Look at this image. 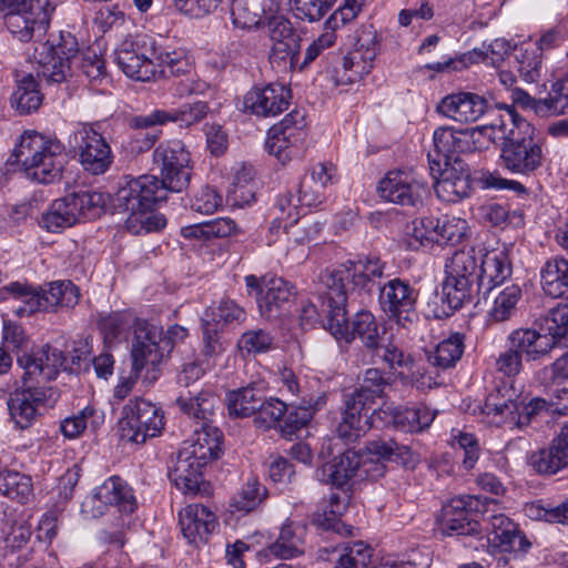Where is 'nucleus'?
Returning <instances> with one entry per match:
<instances>
[{"mask_svg": "<svg viewBox=\"0 0 568 568\" xmlns=\"http://www.w3.org/2000/svg\"><path fill=\"white\" fill-rule=\"evenodd\" d=\"M153 165L159 171L155 175H142L129 181V191L122 192V196H129L142 192L144 205L152 200H165L168 192H182L185 190L192 176L191 154L180 140H171L160 143L153 151Z\"/></svg>", "mask_w": 568, "mask_h": 568, "instance_id": "f257e3e1", "label": "nucleus"}, {"mask_svg": "<svg viewBox=\"0 0 568 568\" xmlns=\"http://www.w3.org/2000/svg\"><path fill=\"white\" fill-rule=\"evenodd\" d=\"M489 140H503L500 159L504 166L518 174H530L542 163V150L532 138L534 128L513 106H505Z\"/></svg>", "mask_w": 568, "mask_h": 568, "instance_id": "f03ea898", "label": "nucleus"}, {"mask_svg": "<svg viewBox=\"0 0 568 568\" xmlns=\"http://www.w3.org/2000/svg\"><path fill=\"white\" fill-rule=\"evenodd\" d=\"M11 158V163L18 164L28 179L42 184L59 181L65 164L62 143L37 131L21 135Z\"/></svg>", "mask_w": 568, "mask_h": 568, "instance_id": "7ed1b4c3", "label": "nucleus"}, {"mask_svg": "<svg viewBox=\"0 0 568 568\" xmlns=\"http://www.w3.org/2000/svg\"><path fill=\"white\" fill-rule=\"evenodd\" d=\"M219 398L210 390H201L196 395L181 394L176 398V405L185 415L196 419L200 429L195 428L196 438L192 442H185V448L194 449L201 460L210 463L220 457L222 452V432L211 424V418L215 414Z\"/></svg>", "mask_w": 568, "mask_h": 568, "instance_id": "20e7f679", "label": "nucleus"}, {"mask_svg": "<svg viewBox=\"0 0 568 568\" xmlns=\"http://www.w3.org/2000/svg\"><path fill=\"white\" fill-rule=\"evenodd\" d=\"M386 263L377 256H368L357 263L346 262L327 267L320 274V283L326 288L325 300H336L337 304L347 302V290L352 284L366 293L378 288Z\"/></svg>", "mask_w": 568, "mask_h": 568, "instance_id": "39448f33", "label": "nucleus"}, {"mask_svg": "<svg viewBox=\"0 0 568 568\" xmlns=\"http://www.w3.org/2000/svg\"><path fill=\"white\" fill-rule=\"evenodd\" d=\"M480 252L475 247L456 251L445 265L446 278L443 283V303L447 304L448 311L443 314L449 316L455 311L463 307L465 303H470L474 295V283L478 281V258Z\"/></svg>", "mask_w": 568, "mask_h": 568, "instance_id": "423d86ee", "label": "nucleus"}, {"mask_svg": "<svg viewBox=\"0 0 568 568\" xmlns=\"http://www.w3.org/2000/svg\"><path fill=\"white\" fill-rule=\"evenodd\" d=\"M6 290L20 300L23 306L16 308L18 316L31 315L39 311H57L58 307H73L79 302V290L70 281H57L40 287L13 282Z\"/></svg>", "mask_w": 568, "mask_h": 568, "instance_id": "0eeeda50", "label": "nucleus"}, {"mask_svg": "<svg viewBox=\"0 0 568 568\" xmlns=\"http://www.w3.org/2000/svg\"><path fill=\"white\" fill-rule=\"evenodd\" d=\"M163 428V412L155 404L135 397L122 407L118 430L123 442L142 445L149 438L159 436Z\"/></svg>", "mask_w": 568, "mask_h": 568, "instance_id": "6e6552de", "label": "nucleus"}, {"mask_svg": "<svg viewBox=\"0 0 568 568\" xmlns=\"http://www.w3.org/2000/svg\"><path fill=\"white\" fill-rule=\"evenodd\" d=\"M324 305L327 307L323 310L327 316L325 327L336 339L351 343L353 339L359 338L367 349L376 346V343L381 341L377 321L371 312H357L349 323L346 316V302H342L339 305L336 300H325Z\"/></svg>", "mask_w": 568, "mask_h": 568, "instance_id": "1a4fd4ad", "label": "nucleus"}, {"mask_svg": "<svg viewBox=\"0 0 568 568\" xmlns=\"http://www.w3.org/2000/svg\"><path fill=\"white\" fill-rule=\"evenodd\" d=\"M495 132V124L476 126L471 130L455 131L448 126H442L434 131L433 149L428 151L427 158L429 170H439L440 165L453 163L460 159L458 153L470 152L476 149V135H484L488 139Z\"/></svg>", "mask_w": 568, "mask_h": 568, "instance_id": "9d476101", "label": "nucleus"}, {"mask_svg": "<svg viewBox=\"0 0 568 568\" xmlns=\"http://www.w3.org/2000/svg\"><path fill=\"white\" fill-rule=\"evenodd\" d=\"M485 505L497 506L494 498L460 496L442 509V528L448 535L477 536L481 532V510Z\"/></svg>", "mask_w": 568, "mask_h": 568, "instance_id": "9b49d317", "label": "nucleus"}, {"mask_svg": "<svg viewBox=\"0 0 568 568\" xmlns=\"http://www.w3.org/2000/svg\"><path fill=\"white\" fill-rule=\"evenodd\" d=\"M60 393L52 386H40L22 378V386L10 394L8 408L14 424L21 428L30 427L41 408L52 407Z\"/></svg>", "mask_w": 568, "mask_h": 568, "instance_id": "f8f14e48", "label": "nucleus"}, {"mask_svg": "<svg viewBox=\"0 0 568 568\" xmlns=\"http://www.w3.org/2000/svg\"><path fill=\"white\" fill-rule=\"evenodd\" d=\"M75 37L61 31L57 38L41 44L38 63L41 74L52 83H61L71 75L72 60L78 55Z\"/></svg>", "mask_w": 568, "mask_h": 568, "instance_id": "ddd939ff", "label": "nucleus"}, {"mask_svg": "<svg viewBox=\"0 0 568 568\" xmlns=\"http://www.w3.org/2000/svg\"><path fill=\"white\" fill-rule=\"evenodd\" d=\"M377 191L387 202L416 209L423 205L428 186L414 170H393L379 181Z\"/></svg>", "mask_w": 568, "mask_h": 568, "instance_id": "4468645a", "label": "nucleus"}, {"mask_svg": "<svg viewBox=\"0 0 568 568\" xmlns=\"http://www.w3.org/2000/svg\"><path fill=\"white\" fill-rule=\"evenodd\" d=\"M378 302L386 316L395 321L403 328L414 324L417 315L415 312L418 292L408 281L399 277L387 281L378 286Z\"/></svg>", "mask_w": 568, "mask_h": 568, "instance_id": "2eb2a0df", "label": "nucleus"}, {"mask_svg": "<svg viewBox=\"0 0 568 568\" xmlns=\"http://www.w3.org/2000/svg\"><path fill=\"white\" fill-rule=\"evenodd\" d=\"M129 181L121 186L114 195L113 207L119 212L128 213L125 226L134 235L159 231L165 226V219L153 214L154 206L165 200H152L149 205H144L142 192L122 196V192L129 191Z\"/></svg>", "mask_w": 568, "mask_h": 568, "instance_id": "dca6fc26", "label": "nucleus"}, {"mask_svg": "<svg viewBox=\"0 0 568 568\" xmlns=\"http://www.w3.org/2000/svg\"><path fill=\"white\" fill-rule=\"evenodd\" d=\"M481 521L486 523L487 541L493 550L499 552L526 551L530 544L523 536L517 525L500 513L499 504L481 510Z\"/></svg>", "mask_w": 568, "mask_h": 568, "instance_id": "f3484780", "label": "nucleus"}, {"mask_svg": "<svg viewBox=\"0 0 568 568\" xmlns=\"http://www.w3.org/2000/svg\"><path fill=\"white\" fill-rule=\"evenodd\" d=\"M207 464L196 456L194 449L182 446L172 466L169 467V477L184 495H207L210 493V484L203 479L202 473V469Z\"/></svg>", "mask_w": 568, "mask_h": 568, "instance_id": "a211bd4d", "label": "nucleus"}, {"mask_svg": "<svg viewBox=\"0 0 568 568\" xmlns=\"http://www.w3.org/2000/svg\"><path fill=\"white\" fill-rule=\"evenodd\" d=\"M367 393L354 392L345 400V409L342 420L337 425L336 433L345 443H355L378 419V409L372 408L367 402Z\"/></svg>", "mask_w": 568, "mask_h": 568, "instance_id": "6ab92c4d", "label": "nucleus"}, {"mask_svg": "<svg viewBox=\"0 0 568 568\" xmlns=\"http://www.w3.org/2000/svg\"><path fill=\"white\" fill-rule=\"evenodd\" d=\"M24 4L3 16L8 30L22 42L30 41L36 30H44L54 11L49 0H28Z\"/></svg>", "mask_w": 568, "mask_h": 568, "instance_id": "aec40b11", "label": "nucleus"}, {"mask_svg": "<svg viewBox=\"0 0 568 568\" xmlns=\"http://www.w3.org/2000/svg\"><path fill=\"white\" fill-rule=\"evenodd\" d=\"M162 328L148 320L139 318L133 328L131 348L132 362L136 367L156 366L170 348L169 342L162 344Z\"/></svg>", "mask_w": 568, "mask_h": 568, "instance_id": "412c9836", "label": "nucleus"}, {"mask_svg": "<svg viewBox=\"0 0 568 568\" xmlns=\"http://www.w3.org/2000/svg\"><path fill=\"white\" fill-rule=\"evenodd\" d=\"M78 154L83 170L93 174H104L113 163V153L105 138L91 125L77 131Z\"/></svg>", "mask_w": 568, "mask_h": 568, "instance_id": "4be33fe9", "label": "nucleus"}, {"mask_svg": "<svg viewBox=\"0 0 568 568\" xmlns=\"http://www.w3.org/2000/svg\"><path fill=\"white\" fill-rule=\"evenodd\" d=\"M430 173L436 181L434 187L440 200L456 203L470 195L473 190L470 174L462 159L440 165L439 170H430Z\"/></svg>", "mask_w": 568, "mask_h": 568, "instance_id": "5701e85b", "label": "nucleus"}, {"mask_svg": "<svg viewBox=\"0 0 568 568\" xmlns=\"http://www.w3.org/2000/svg\"><path fill=\"white\" fill-rule=\"evenodd\" d=\"M511 100L514 104L534 110L540 115H566L568 114V72L551 84L548 98L537 100L523 89L516 88L511 91Z\"/></svg>", "mask_w": 568, "mask_h": 568, "instance_id": "b1692460", "label": "nucleus"}, {"mask_svg": "<svg viewBox=\"0 0 568 568\" xmlns=\"http://www.w3.org/2000/svg\"><path fill=\"white\" fill-rule=\"evenodd\" d=\"M115 62L122 72L136 81H151L158 75V64L146 54L139 42L124 40L114 52Z\"/></svg>", "mask_w": 568, "mask_h": 568, "instance_id": "393cba45", "label": "nucleus"}, {"mask_svg": "<svg viewBox=\"0 0 568 568\" xmlns=\"http://www.w3.org/2000/svg\"><path fill=\"white\" fill-rule=\"evenodd\" d=\"M305 115L294 110L288 113L280 124L272 126L267 132L265 149L280 161L288 159L287 149L301 142L304 138Z\"/></svg>", "mask_w": 568, "mask_h": 568, "instance_id": "a878e982", "label": "nucleus"}, {"mask_svg": "<svg viewBox=\"0 0 568 568\" xmlns=\"http://www.w3.org/2000/svg\"><path fill=\"white\" fill-rule=\"evenodd\" d=\"M436 111L458 123L475 122L489 111L487 100L473 92L459 91L444 97Z\"/></svg>", "mask_w": 568, "mask_h": 568, "instance_id": "bb28decb", "label": "nucleus"}, {"mask_svg": "<svg viewBox=\"0 0 568 568\" xmlns=\"http://www.w3.org/2000/svg\"><path fill=\"white\" fill-rule=\"evenodd\" d=\"M291 90L283 84L271 83L253 88L244 95V109L258 116H276L287 110Z\"/></svg>", "mask_w": 568, "mask_h": 568, "instance_id": "cd10ccee", "label": "nucleus"}, {"mask_svg": "<svg viewBox=\"0 0 568 568\" xmlns=\"http://www.w3.org/2000/svg\"><path fill=\"white\" fill-rule=\"evenodd\" d=\"M64 362L62 352L50 345H44L36 353H26L18 357V364L24 371L23 379L28 378L37 385L54 379Z\"/></svg>", "mask_w": 568, "mask_h": 568, "instance_id": "c85d7f7f", "label": "nucleus"}, {"mask_svg": "<svg viewBox=\"0 0 568 568\" xmlns=\"http://www.w3.org/2000/svg\"><path fill=\"white\" fill-rule=\"evenodd\" d=\"M511 51L513 48L508 40L495 39L487 47L485 52L474 49L457 59H449L445 62L427 64V68L437 72H446L450 70L460 71L468 68L470 64L478 62H486L496 68H500L505 61L508 62V55H511Z\"/></svg>", "mask_w": 568, "mask_h": 568, "instance_id": "c756f323", "label": "nucleus"}, {"mask_svg": "<svg viewBox=\"0 0 568 568\" xmlns=\"http://www.w3.org/2000/svg\"><path fill=\"white\" fill-rule=\"evenodd\" d=\"M179 525L189 544L199 546L207 541L217 526L216 516L207 507L192 504L179 513Z\"/></svg>", "mask_w": 568, "mask_h": 568, "instance_id": "7c9ffc66", "label": "nucleus"}, {"mask_svg": "<svg viewBox=\"0 0 568 568\" xmlns=\"http://www.w3.org/2000/svg\"><path fill=\"white\" fill-rule=\"evenodd\" d=\"M376 416L385 425H392L397 430L418 433L430 426L435 413L425 405L404 408L385 406L378 408Z\"/></svg>", "mask_w": 568, "mask_h": 568, "instance_id": "2f4dec72", "label": "nucleus"}, {"mask_svg": "<svg viewBox=\"0 0 568 568\" xmlns=\"http://www.w3.org/2000/svg\"><path fill=\"white\" fill-rule=\"evenodd\" d=\"M518 399L519 393L514 386V381L500 379L486 396L483 412L487 416L497 417V423L509 425L520 407Z\"/></svg>", "mask_w": 568, "mask_h": 568, "instance_id": "473e14b6", "label": "nucleus"}, {"mask_svg": "<svg viewBox=\"0 0 568 568\" xmlns=\"http://www.w3.org/2000/svg\"><path fill=\"white\" fill-rule=\"evenodd\" d=\"M424 230L420 240L435 242L437 244H458L467 234L468 223L465 219L456 216L433 217L427 216L420 220Z\"/></svg>", "mask_w": 568, "mask_h": 568, "instance_id": "72a5a7b5", "label": "nucleus"}, {"mask_svg": "<svg viewBox=\"0 0 568 568\" xmlns=\"http://www.w3.org/2000/svg\"><path fill=\"white\" fill-rule=\"evenodd\" d=\"M361 453L346 449L317 469L318 479L327 485L343 489L351 480H358Z\"/></svg>", "mask_w": 568, "mask_h": 568, "instance_id": "f704fd0d", "label": "nucleus"}, {"mask_svg": "<svg viewBox=\"0 0 568 568\" xmlns=\"http://www.w3.org/2000/svg\"><path fill=\"white\" fill-rule=\"evenodd\" d=\"M509 345L515 346L526 357V361H538L557 347L548 333H540L534 328L514 329L507 337Z\"/></svg>", "mask_w": 568, "mask_h": 568, "instance_id": "c9c22d12", "label": "nucleus"}, {"mask_svg": "<svg viewBox=\"0 0 568 568\" xmlns=\"http://www.w3.org/2000/svg\"><path fill=\"white\" fill-rule=\"evenodd\" d=\"M294 286L282 277H274L265 282L264 293L257 297L262 316L277 317L291 305L294 296Z\"/></svg>", "mask_w": 568, "mask_h": 568, "instance_id": "e433bc0d", "label": "nucleus"}, {"mask_svg": "<svg viewBox=\"0 0 568 568\" xmlns=\"http://www.w3.org/2000/svg\"><path fill=\"white\" fill-rule=\"evenodd\" d=\"M478 274V291L485 286L487 282V291H494L497 287H501L507 278L513 273L511 263L509 256L504 250H493L486 252L480 256Z\"/></svg>", "mask_w": 568, "mask_h": 568, "instance_id": "4c0bfd02", "label": "nucleus"}, {"mask_svg": "<svg viewBox=\"0 0 568 568\" xmlns=\"http://www.w3.org/2000/svg\"><path fill=\"white\" fill-rule=\"evenodd\" d=\"M508 65L516 69L525 82L538 81L541 69V48L531 43L515 45L511 55H508Z\"/></svg>", "mask_w": 568, "mask_h": 568, "instance_id": "58836bf2", "label": "nucleus"}, {"mask_svg": "<svg viewBox=\"0 0 568 568\" xmlns=\"http://www.w3.org/2000/svg\"><path fill=\"white\" fill-rule=\"evenodd\" d=\"M305 527L298 524H285L278 538L264 550L265 556L291 559L303 554Z\"/></svg>", "mask_w": 568, "mask_h": 568, "instance_id": "ea45409f", "label": "nucleus"}, {"mask_svg": "<svg viewBox=\"0 0 568 568\" xmlns=\"http://www.w3.org/2000/svg\"><path fill=\"white\" fill-rule=\"evenodd\" d=\"M95 497L105 505L115 506L121 513L131 514L136 508L132 489L118 476L106 479L97 489Z\"/></svg>", "mask_w": 568, "mask_h": 568, "instance_id": "a19ab883", "label": "nucleus"}, {"mask_svg": "<svg viewBox=\"0 0 568 568\" xmlns=\"http://www.w3.org/2000/svg\"><path fill=\"white\" fill-rule=\"evenodd\" d=\"M490 292L494 294V302L488 311L489 321L503 323L511 320L517 312V304L523 297L521 287L517 284H509Z\"/></svg>", "mask_w": 568, "mask_h": 568, "instance_id": "79ce46f5", "label": "nucleus"}, {"mask_svg": "<svg viewBox=\"0 0 568 568\" xmlns=\"http://www.w3.org/2000/svg\"><path fill=\"white\" fill-rule=\"evenodd\" d=\"M79 221L77 209L69 195L54 200L41 216V225L47 231L59 233Z\"/></svg>", "mask_w": 568, "mask_h": 568, "instance_id": "37998d69", "label": "nucleus"}, {"mask_svg": "<svg viewBox=\"0 0 568 568\" xmlns=\"http://www.w3.org/2000/svg\"><path fill=\"white\" fill-rule=\"evenodd\" d=\"M541 285L546 295L568 297V260L551 258L541 270Z\"/></svg>", "mask_w": 568, "mask_h": 568, "instance_id": "c03bdc74", "label": "nucleus"}, {"mask_svg": "<svg viewBox=\"0 0 568 568\" xmlns=\"http://www.w3.org/2000/svg\"><path fill=\"white\" fill-rule=\"evenodd\" d=\"M262 395L253 385L226 393L225 404L229 415L233 418H245L256 413Z\"/></svg>", "mask_w": 568, "mask_h": 568, "instance_id": "a18cd8bd", "label": "nucleus"}, {"mask_svg": "<svg viewBox=\"0 0 568 568\" xmlns=\"http://www.w3.org/2000/svg\"><path fill=\"white\" fill-rule=\"evenodd\" d=\"M42 99L36 78L28 73L17 80V89L11 95V105L21 115L30 114L40 108Z\"/></svg>", "mask_w": 568, "mask_h": 568, "instance_id": "49530a36", "label": "nucleus"}, {"mask_svg": "<svg viewBox=\"0 0 568 568\" xmlns=\"http://www.w3.org/2000/svg\"><path fill=\"white\" fill-rule=\"evenodd\" d=\"M268 496L266 487L256 476H250L240 490L232 497V511L247 514L256 509Z\"/></svg>", "mask_w": 568, "mask_h": 568, "instance_id": "de8ad7c7", "label": "nucleus"}, {"mask_svg": "<svg viewBox=\"0 0 568 568\" xmlns=\"http://www.w3.org/2000/svg\"><path fill=\"white\" fill-rule=\"evenodd\" d=\"M464 341L465 336L463 334H452L448 338L442 341L435 351L427 356L428 363L440 369L454 367L464 354Z\"/></svg>", "mask_w": 568, "mask_h": 568, "instance_id": "09e8293b", "label": "nucleus"}, {"mask_svg": "<svg viewBox=\"0 0 568 568\" xmlns=\"http://www.w3.org/2000/svg\"><path fill=\"white\" fill-rule=\"evenodd\" d=\"M529 465L541 475H554L564 468H568V455L552 442L546 448L531 454Z\"/></svg>", "mask_w": 568, "mask_h": 568, "instance_id": "8fccbe9b", "label": "nucleus"}, {"mask_svg": "<svg viewBox=\"0 0 568 568\" xmlns=\"http://www.w3.org/2000/svg\"><path fill=\"white\" fill-rule=\"evenodd\" d=\"M202 318L217 324V327L223 331L225 327L242 324L246 320V312L234 301L223 298L216 306L207 307Z\"/></svg>", "mask_w": 568, "mask_h": 568, "instance_id": "3c124183", "label": "nucleus"}, {"mask_svg": "<svg viewBox=\"0 0 568 568\" xmlns=\"http://www.w3.org/2000/svg\"><path fill=\"white\" fill-rule=\"evenodd\" d=\"M70 201L77 209L78 216L85 219H95L100 216L109 203H113L114 197L109 193L98 191H82L69 194Z\"/></svg>", "mask_w": 568, "mask_h": 568, "instance_id": "603ef678", "label": "nucleus"}, {"mask_svg": "<svg viewBox=\"0 0 568 568\" xmlns=\"http://www.w3.org/2000/svg\"><path fill=\"white\" fill-rule=\"evenodd\" d=\"M369 456L382 460H394L404 466L413 465L416 462L413 450L405 445H399L394 440H373L367 445Z\"/></svg>", "mask_w": 568, "mask_h": 568, "instance_id": "864d4df0", "label": "nucleus"}, {"mask_svg": "<svg viewBox=\"0 0 568 568\" xmlns=\"http://www.w3.org/2000/svg\"><path fill=\"white\" fill-rule=\"evenodd\" d=\"M267 0H232L231 17L233 24L242 29L258 26Z\"/></svg>", "mask_w": 568, "mask_h": 568, "instance_id": "5fc2aeb1", "label": "nucleus"}, {"mask_svg": "<svg viewBox=\"0 0 568 568\" xmlns=\"http://www.w3.org/2000/svg\"><path fill=\"white\" fill-rule=\"evenodd\" d=\"M337 555L333 568H367L371 564L372 549L363 541L347 544L342 548L335 547L332 555Z\"/></svg>", "mask_w": 568, "mask_h": 568, "instance_id": "6e6d98bb", "label": "nucleus"}, {"mask_svg": "<svg viewBox=\"0 0 568 568\" xmlns=\"http://www.w3.org/2000/svg\"><path fill=\"white\" fill-rule=\"evenodd\" d=\"M544 327L556 346L568 347V303H558L544 318Z\"/></svg>", "mask_w": 568, "mask_h": 568, "instance_id": "4d7b16f0", "label": "nucleus"}, {"mask_svg": "<svg viewBox=\"0 0 568 568\" xmlns=\"http://www.w3.org/2000/svg\"><path fill=\"white\" fill-rule=\"evenodd\" d=\"M0 493L20 504H26L32 495L30 476L11 470L0 473Z\"/></svg>", "mask_w": 568, "mask_h": 568, "instance_id": "13d9d810", "label": "nucleus"}, {"mask_svg": "<svg viewBox=\"0 0 568 568\" xmlns=\"http://www.w3.org/2000/svg\"><path fill=\"white\" fill-rule=\"evenodd\" d=\"M103 422V414L93 406L84 407L78 415L67 417L60 423V430L67 438H75L83 433L88 424L93 429Z\"/></svg>", "mask_w": 568, "mask_h": 568, "instance_id": "bf43d9fd", "label": "nucleus"}, {"mask_svg": "<svg viewBox=\"0 0 568 568\" xmlns=\"http://www.w3.org/2000/svg\"><path fill=\"white\" fill-rule=\"evenodd\" d=\"M301 38H288L272 45L270 61L273 67L282 69H298Z\"/></svg>", "mask_w": 568, "mask_h": 568, "instance_id": "052dcab7", "label": "nucleus"}, {"mask_svg": "<svg viewBox=\"0 0 568 568\" xmlns=\"http://www.w3.org/2000/svg\"><path fill=\"white\" fill-rule=\"evenodd\" d=\"M138 320L139 317L128 311L114 312L101 318L99 326L105 341L113 342L124 337L129 329H133Z\"/></svg>", "mask_w": 568, "mask_h": 568, "instance_id": "680f3d73", "label": "nucleus"}, {"mask_svg": "<svg viewBox=\"0 0 568 568\" xmlns=\"http://www.w3.org/2000/svg\"><path fill=\"white\" fill-rule=\"evenodd\" d=\"M372 361L375 364L382 363L387 365L390 369L407 367L412 362V356L405 353L393 341L384 344L376 343L371 349Z\"/></svg>", "mask_w": 568, "mask_h": 568, "instance_id": "e2e57ef3", "label": "nucleus"}, {"mask_svg": "<svg viewBox=\"0 0 568 568\" xmlns=\"http://www.w3.org/2000/svg\"><path fill=\"white\" fill-rule=\"evenodd\" d=\"M355 58H359L358 54L345 55L339 65H336L332 71V80L336 85H346L358 82L364 75L368 74L369 71L365 64H361Z\"/></svg>", "mask_w": 568, "mask_h": 568, "instance_id": "0e129e2a", "label": "nucleus"}, {"mask_svg": "<svg viewBox=\"0 0 568 568\" xmlns=\"http://www.w3.org/2000/svg\"><path fill=\"white\" fill-rule=\"evenodd\" d=\"M450 444L463 450L462 464L465 469L470 470L475 467L480 455L478 439L474 434L460 429H452Z\"/></svg>", "mask_w": 568, "mask_h": 568, "instance_id": "69168bd1", "label": "nucleus"}, {"mask_svg": "<svg viewBox=\"0 0 568 568\" xmlns=\"http://www.w3.org/2000/svg\"><path fill=\"white\" fill-rule=\"evenodd\" d=\"M286 410L287 406L284 402L277 398L267 400L262 398L255 413L254 425L264 430L275 427L285 416Z\"/></svg>", "mask_w": 568, "mask_h": 568, "instance_id": "338daca9", "label": "nucleus"}, {"mask_svg": "<svg viewBox=\"0 0 568 568\" xmlns=\"http://www.w3.org/2000/svg\"><path fill=\"white\" fill-rule=\"evenodd\" d=\"M273 344L274 337L263 328L246 331L237 341V347L247 354L266 353L272 349Z\"/></svg>", "mask_w": 568, "mask_h": 568, "instance_id": "774afa93", "label": "nucleus"}]
</instances>
